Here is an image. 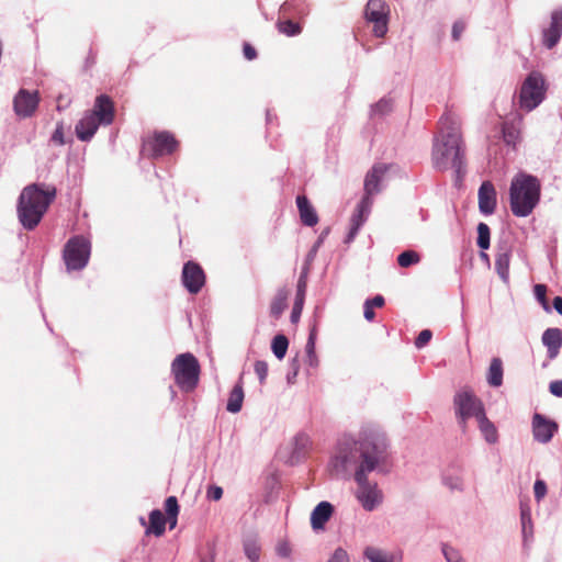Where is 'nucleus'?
I'll list each match as a JSON object with an SVG mask.
<instances>
[{"mask_svg": "<svg viewBox=\"0 0 562 562\" xmlns=\"http://www.w3.org/2000/svg\"><path fill=\"white\" fill-rule=\"evenodd\" d=\"M386 434L376 426H366L358 436L344 435L338 440L329 459L333 475L344 480L353 479L358 485L356 498L367 512L374 510L383 499L375 483H370L371 472H384L390 465L391 450Z\"/></svg>", "mask_w": 562, "mask_h": 562, "instance_id": "obj_1", "label": "nucleus"}, {"mask_svg": "<svg viewBox=\"0 0 562 562\" xmlns=\"http://www.w3.org/2000/svg\"><path fill=\"white\" fill-rule=\"evenodd\" d=\"M465 145L460 121L451 114L439 121V132L432 149V161L437 169L454 168L460 172L464 165Z\"/></svg>", "mask_w": 562, "mask_h": 562, "instance_id": "obj_2", "label": "nucleus"}, {"mask_svg": "<svg viewBox=\"0 0 562 562\" xmlns=\"http://www.w3.org/2000/svg\"><path fill=\"white\" fill-rule=\"evenodd\" d=\"M56 193L54 186L45 183H33L22 190L16 211L24 228L32 231L40 224Z\"/></svg>", "mask_w": 562, "mask_h": 562, "instance_id": "obj_3", "label": "nucleus"}, {"mask_svg": "<svg viewBox=\"0 0 562 562\" xmlns=\"http://www.w3.org/2000/svg\"><path fill=\"white\" fill-rule=\"evenodd\" d=\"M539 180L527 173L516 175L509 188V203L514 215L525 217L532 213L540 199Z\"/></svg>", "mask_w": 562, "mask_h": 562, "instance_id": "obj_4", "label": "nucleus"}, {"mask_svg": "<svg viewBox=\"0 0 562 562\" xmlns=\"http://www.w3.org/2000/svg\"><path fill=\"white\" fill-rule=\"evenodd\" d=\"M452 404L457 423L462 432H467L469 419H477L485 413L483 402L469 387L458 390L453 395Z\"/></svg>", "mask_w": 562, "mask_h": 562, "instance_id": "obj_5", "label": "nucleus"}, {"mask_svg": "<svg viewBox=\"0 0 562 562\" xmlns=\"http://www.w3.org/2000/svg\"><path fill=\"white\" fill-rule=\"evenodd\" d=\"M171 372L181 391L191 392L196 387L200 378V364L193 353H179L171 363Z\"/></svg>", "mask_w": 562, "mask_h": 562, "instance_id": "obj_6", "label": "nucleus"}, {"mask_svg": "<svg viewBox=\"0 0 562 562\" xmlns=\"http://www.w3.org/2000/svg\"><path fill=\"white\" fill-rule=\"evenodd\" d=\"M546 80L542 74L531 71L524 80L519 91V108L530 112L536 109L546 97Z\"/></svg>", "mask_w": 562, "mask_h": 562, "instance_id": "obj_7", "label": "nucleus"}, {"mask_svg": "<svg viewBox=\"0 0 562 562\" xmlns=\"http://www.w3.org/2000/svg\"><path fill=\"white\" fill-rule=\"evenodd\" d=\"M63 257L68 270H81L89 261L90 243L82 236L70 238L65 245Z\"/></svg>", "mask_w": 562, "mask_h": 562, "instance_id": "obj_8", "label": "nucleus"}, {"mask_svg": "<svg viewBox=\"0 0 562 562\" xmlns=\"http://www.w3.org/2000/svg\"><path fill=\"white\" fill-rule=\"evenodd\" d=\"M366 19L373 23V33L383 37L387 32L389 4L384 0H369L366 7Z\"/></svg>", "mask_w": 562, "mask_h": 562, "instance_id": "obj_9", "label": "nucleus"}, {"mask_svg": "<svg viewBox=\"0 0 562 562\" xmlns=\"http://www.w3.org/2000/svg\"><path fill=\"white\" fill-rule=\"evenodd\" d=\"M40 103V95L37 91H29L21 89L13 100V109L19 117H31Z\"/></svg>", "mask_w": 562, "mask_h": 562, "instance_id": "obj_10", "label": "nucleus"}, {"mask_svg": "<svg viewBox=\"0 0 562 562\" xmlns=\"http://www.w3.org/2000/svg\"><path fill=\"white\" fill-rule=\"evenodd\" d=\"M182 282L191 294L199 293L205 284L204 270L194 261L186 262L182 269Z\"/></svg>", "mask_w": 562, "mask_h": 562, "instance_id": "obj_11", "label": "nucleus"}, {"mask_svg": "<svg viewBox=\"0 0 562 562\" xmlns=\"http://www.w3.org/2000/svg\"><path fill=\"white\" fill-rule=\"evenodd\" d=\"M558 431V424L546 416L536 413L532 416L533 439L540 443H548Z\"/></svg>", "mask_w": 562, "mask_h": 562, "instance_id": "obj_12", "label": "nucleus"}, {"mask_svg": "<svg viewBox=\"0 0 562 562\" xmlns=\"http://www.w3.org/2000/svg\"><path fill=\"white\" fill-rule=\"evenodd\" d=\"M147 145L150 146L153 156H165L170 155L173 151L177 150L179 143L173 136V134L162 131V132H156L151 138L147 143Z\"/></svg>", "mask_w": 562, "mask_h": 562, "instance_id": "obj_13", "label": "nucleus"}, {"mask_svg": "<svg viewBox=\"0 0 562 562\" xmlns=\"http://www.w3.org/2000/svg\"><path fill=\"white\" fill-rule=\"evenodd\" d=\"M387 171V166L384 164H375L364 178V195L362 199H368V203L372 205V195L380 192V183L382 178Z\"/></svg>", "mask_w": 562, "mask_h": 562, "instance_id": "obj_14", "label": "nucleus"}, {"mask_svg": "<svg viewBox=\"0 0 562 562\" xmlns=\"http://www.w3.org/2000/svg\"><path fill=\"white\" fill-rule=\"evenodd\" d=\"M90 113L95 115L102 125H110L113 123L115 117L114 102L106 94L98 95Z\"/></svg>", "mask_w": 562, "mask_h": 562, "instance_id": "obj_15", "label": "nucleus"}, {"mask_svg": "<svg viewBox=\"0 0 562 562\" xmlns=\"http://www.w3.org/2000/svg\"><path fill=\"white\" fill-rule=\"evenodd\" d=\"M562 35V9L554 10L551 14V23L548 29L543 31L542 42L543 45L551 49L560 41Z\"/></svg>", "mask_w": 562, "mask_h": 562, "instance_id": "obj_16", "label": "nucleus"}, {"mask_svg": "<svg viewBox=\"0 0 562 562\" xmlns=\"http://www.w3.org/2000/svg\"><path fill=\"white\" fill-rule=\"evenodd\" d=\"M479 209L485 215L493 214L496 209V190L491 181H484L477 193Z\"/></svg>", "mask_w": 562, "mask_h": 562, "instance_id": "obj_17", "label": "nucleus"}, {"mask_svg": "<svg viewBox=\"0 0 562 562\" xmlns=\"http://www.w3.org/2000/svg\"><path fill=\"white\" fill-rule=\"evenodd\" d=\"M370 209L371 204L368 203V199H361L360 203L357 205L353 214L351 215L350 231L347 236L346 243H350L356 237L359 228L366 222Z\"/></svg>", "mask_w": 562, "mask_h": 562, "instance_id": "obj_18", "label": "nucleus"}, {"mask_svg": "<svg viewBox=\"0 0 562 562\" xmlns=\"http://www.w3.org/2000/svg\"><path fill=\"white\" fill-rule=\"evenodd\" d=\"M100 125L102 124L98 121V117L88 112L77 123L76 135L80 140L88 142L93 137Z\"/></svg>", "mask_w": 562, "mask_h": 562, "instance_id": "obj_19", "label": "nucleus"}, {"mask_svg": "<svg viewBox=\"0 0 562 562\" xmlns=\"http://www.w3.org/2000/svg\"><path fill=\"white\" fill-rule=\"evenodd\" d=\"M312 439L306 432H297L293 438V450L290 457V463L301 462L312 448Z\"/></svg>", "mask_w": 562, "mask_h": 562, "instance_id": "obj_20", "label": "nucleus"}, {"mask_svg": "<svg viewBox=\"0 0 562 562\" xmlns=\"http://www.w3.org/2000/svg\"><path fill=\"white\" fill-rule=\"evenodd\" d=\"M301 363H308L310 367H317L318 358L317 353H295L291 359L290 369L286 372V381L289 384H293L299 374Z\"/></svg>", "mask_w": 562, "mask_h": 562, "instance_id": "obj_21", "label": "nucleus"}, {"mask_svg": "<svg viewBox=\"0 0 562 562\" xmlns=\"http://www.w3.org/2000/svg\"><path fill=\"white\" fill-rule=\"evenodd\" d=\"M334 513V506L326 501L317 504L311 514V525L314 530L324 529L325 524Z\"/></svg>", "mask_w": 562, "mask_h": 562, "instance_id": "obj_22", "label": "nucleus"}, {"mask_svg": "<svg viewBox=\"0 0 562 562\" xmlns=\"http://www.w3.org/2000/svg\"><path fill=\"white\" fill-rule=\"evenodd\" d=\"M243 550L250 562L260 560L261 544L257 532H248L243 536Z\"/></svg>", "mask_w": 562, "mask_h": 562, "instance_id": "obj_23", "label": "nucleus"}, {"mask_svg": "<svg viewBox=\"0 0 562 562\" xmlns=\"http://www.w3.org/2000/svg\"><path fill=\"white\" fill-rule=\"evenodd\" d=\"M296 205L300 212L301 221L306 226H315L318 223L316 211L305 195L296 196Z\"/></svg>", "mask_w": 562, "mask_h": 562, "instance_id": "obj_24", "label": "nucleus"}, {"mask_svg": "<svg viewBox=\"0 0 562 562\" xmlns=\"http://www.w3.org/2000/svg\"><path fill=\"white\" fill-rule=\"evenodd\" d=\"M244 397L245 394L243 389V381L240 378L229 393L226 404L227 412L233 414L239 413L243 407Z\"/></svg>", "mask_w": 562, "mask_h": 562, "instance_id": "obj_25", "label": "nucleus"}, {"mask_svg": "<svg viewBox=\"0 0 562 562\" xmlns=\"http://www.w3.org/2000/svg\"><path fill=\"white\" fill-rule=\"evenodd\" d=\"M479 429L484 437L485 441L494 445L498 441V432L495 425L487 418L486 412L476 419Z\"/></svg>", "mask_w": 562, "mask_h": 562, "instance_id": "obj_26", "label": "nucleus"}, {"mask_svg": "<svg viewBox=\"0 0 562 562\" xmlns=\"http://www.w3.org/2000/svg\"><path fill=\"white\" fill-rule=\"evenodd\" d=\"M166 530V518L161 510L154 509L149 514V527L146 529V533H154L156 537H160Z\"/></svg>", "mask_w": 562, "mask_h": 562, "instance_id": "obj_27", "label": "nucleus"}, {"mask_svg": "<svg viewBox=\"0 0 562 562\" xmlns=\"http://www.w3.org/2000/svg\"><path fill=\"white\" fill-rule=\"evenodd\" d=\"M487 382L494 387L501 386L503 383V362L497 357H494L490 363Z\"/></svg>", "mask_w": 562, "mask_h": 562, "instance_id": "obj_28", "label": "nucleus"}, {"mask_svg": "<svg viewBox=\"0 0 562 562\" xmlns=\"http://www.w3.org/2000/svg\"><path fill=\"white\" fill-rule=\"evenodd\" d=\"M542 342L549 351H558L562 346V330L548 328L542 335Z\"/></svg>", "mask_w": 562, "mask_h": 562, "instance_id": "obj_29", "label": "nucleus"}, {"mask_svg": "<svg viewBox=\"0 0 562 562\" xmlns=\"http://www.w3.org/2000/svg\"><path fill=\"white\" fill-rule=\"evenodd\" d=\"M521 533L524 546L530 543L533 539V525L531 514L528 508L520 509Z\"/></svg>", "mask_w": 562, "mask_h": 562, "instance_id": "obj_30", "label": "nucleus"}, {"mask_svg": "<svg viewBox=\"0 0 562 562\" xmlns=\"http://www.w3.org/2000/svg\"><path fill=\"white\" fill-rule=\"evenodd\" d=\"M288 295H289V292L284 289H281L278 291V293L276 294V296L273 297V300L270 304V314L272 317H274V318L280 317V315L286 308Z\"/></svg>", "mask_w": 562, "mask_h": 562, "instance_id": "obj_31", "label": "nucleus"}, {"mask_svg": "<svg viewBox=\"0 0 562 562\" xmlns=\"http://www.w3.org/2000/svg\"><path fill=\"white\" fill-rule=\"evenodd\" d=\"M442 483L451 491H462L464 484L461 470L457 469L453 473H443Z\"/></svg>", "mask_w": 562, "mask_h": 562, "instance_id": "obj_32", "label": "nucleus"}, {"mask_svg": "<svg viewBox=\"0 0 562 562\" xmlns=\"http://www.w3.org/2000/svg\"><path fill=\"white\" fill-rule=\"evenodd\" d=\"M363 555L370 562H394V557L387 554L381 549L368 547L364 549Z\"/></svg>", "mask_w": 562, "mask_h": 562, "instance_id": "obj_33", "label": "nucleus"}, {"mask_svg": "<svg viewBox=\"0 0 562 562\" xmlns=\"http://www.w3.org/2000/svg\"><path fill=\"white\" fill-rule=\"evenodd\" d=\"M277 27L280 33L286 36H294L301 33L302 27L299 23L291 20L279 21Z\"/></svg>", "mask_w": 562, "mask_h": 562, "instance_id": "obj_34", "label": "nucleus"}, {"mask_svg": "<svg viewBox=\"0 0 562 562\" xmlns=\"http://www.w3.org/2000/svg\"><path fill=\"white\" fill-rule=\"evenodd\" d=\"M420 261V256L414 250H406L398 255L397 263L402 268H408Z\"/></svg>", "mask_w": 562, "mask_h": 562, "instance_id": "obj_35", "label": "nucleus"}, {"mask_svg": "<svg viewBox=\"0 0 562 562\" xmlns=\"http://www.w3.org/2000/svg\"><path fill=\"white\" fill-rule=\"evenodd\" d=\"M502 132L504 142L507 145L515 146L519 139V131L513 124L504 123Z\"/></svg>", "mask_w": 562, "mask_h": 562, "instance_id": "obj_36", "label": "nucleus"}, {"mask_svg": "<svg viewBox=\"0 0 562 562\" xmlns=\"http://www.w3.org/2000/svg\"><path fill=\"white\" fill-rule=\"evenodd\" d=\"M441 552L446 562H465L460 551L447 543L441 544Z\"/></svg>", "mask_w": 562, "mask_h": 562, "instance_id": "obj_37", "label": "nucleus"}, {"mask_svg": "<svg viewBox=\"0 0 562 562\" xmlns=\"http://www.w3.org/2000/svg\"><path fill=\"white\" fill-rule=\"evenodd\" d=\"M490 227L485 223L477 225V246L481 249H487L490 247Z\"/></svg>", "mask_w": 562, "mask_h": 562, "instance_id": "obj_38", "label": "nucleus"}, {"mask_svg": "<svg viewBox=\"0 0 562 562\" xmlns=\"http://www.w3.org/2000/svg\"><path fill=\"white\" fill-rule=\"evenodd\" d=\"M547 285L544 284H536L533 286V293L538 302L541 304L542 308L546 312H551L550 305L547 300Z\"/></svg>", "mask_w": 562, "mask_h": 562, "instance_id": "obj_39", "label": "nucleus"}, {"mask_svg": "<svg viewBox=\"0 0 562 562\" xmlns=\"http://www.w3.org/2000/svg\"><path fill=\"white\" fill-rule=\"evenodd\" d=\"M496 269L503 279L507 278L509 268V255L499 254L495 261Z\"/></svg>", "mask_w": 562, "mask_h": 562, "instance_id": "obj_40", "label": "nucleus"}, {"mask_svg": "<svg viewBox=\"0 0 562 562\" xmlns=\"http://www.w3.org/2000/svg\"><path fill=\"white\" fill-rule=\"evenodd\" d=\"M289 347V340L284 335H277L271 344L272 351H286Z\"/></svg>", "mask_w": 562, "mask_h": 562, "instance_id": "obj_41", "label": "nucleus"}, {"mask_svg": "<svg viewBox=\"0 0 562 562\" xmlns=\"http://www.w3.org/2000/svg\"><path fill=\"white\" fill-rule=\"evenodd\" d=\"M165 510L167 516H178L179 505L176 496L167 497L165 502Z\"/></svg>", "mask_w": 562, "mask_h": 562, "instance_id": "obj_42", "label": "nucleus"}, {"mask_svg": "<svg viewBox=\"0 0 562 562\" xmlns=\"http://www.w3.org/2000/svg\"><path fill=\"white\" fill-rule=\"evenodd\" d=\"M432 338L430 329H423L415 339V347L418 349L424 348Z\"/></svg>", "mask_w": 562, "mask_h": 562, "instance_id": "obj_43", "label": "nucleus"}, {"mask_svg": "<svg viewBox=\"0 0 562 562\" xmlns=\"http://www.w3.org/2000/svg\"><path fill=\"white\" fill-rule=\"evenodd\" d=\"M547 484L542 480H537L533 484V493L537 502H540L547 494Z\"/></svg>", "mask_w": 562, "mask_h": 562, "instance_id": "obj_44", "label": "nucleus"}, {"mask_svg": "<svg viewBox=\"0 0 562 562\" xmlns=\"http://www.w3.org/2000/svg\"><path fill=\"white\" fill-rule=\"evenodd\" d=\"M327 562H350V560L345 549L337 548Z\"/></svg>", "mask_w": 562, "mask_h": 562, "instance_id": "obj_45", "label": "nucleus"}, {"mask_svg": "<svg viewBox=\"0 0 562 562\" xmlns=\"http://www.w3.org/2000/svg\"><path fill=\"white\" fill-rule=\"evenodd\" d=\"M255 372L258 375L260 383H263L268 374V364L265 361H256Z\"/></svg>", "mask_w": 562, "mask_h": 562, "instance_id": "obj_46", "label": "nucleus"}, {"mask_svg": "<svg viewBox=\"0 0 562 562\" xmlns=\"http://www.w3.org/2000/svg\"><path fill=\"white\" fill-rule=\"evenodd\" d=\"M223 496V488L217 485H212L206 491V497L211 501H220Z\"/></svg>", "mask_w": 562, "mask_h": 562, "instance_id": "obj_47", "label": "nucleus"}, {"mask_svg": "<svg viewBox=\"0 0 562 562\" xmlns=\"http://www.w3.org/2000/svg\"><path fill=\"white\" fill-rule=\"evenodd\" d=\"M465 30V23L463 21H457L452 26V38L454 41H459L461 38L462 33Z\"/></svg>", "mask_w": 562, "mask_h": 562, "instance_id": "obj_48", "label": "nucleus"}, {"mask_svg": "<svg viewBox=\"0 0 562 562\" xmlns=\"http://www.w3.org/2000/svg\"><path fill=\"white\" fill-rule=\"evenodd\" d=\"M303 308L302 299H296L291 313L292 323H296L301 316Z\"/></svg>", "mask_w": 562, "mask_h": 562, "instance_id": "obj_49", "label": "nucleus"}, {"mask_svg": "<svg viewBox=\"0 0 562 562\" xmlns=\"http://www.w3.org/2000/svg\"><path fill=\"white\" fill-rule=\"evenodd\" d=\"M392 108V103L390 100H380L373 108L375 112H379L381 114L387 113Z\"/></svg>", "mask_w": 562, "mask_h": 562, "instance_id": "obj_50", "label": "nucleus"}, {"mask_svg": "<svg viewBox=\"0 0 562 562\" xmlns=\"http://www.w3.org/2000/svg\"><path fill=\"white\" fill-rule=\"evenodd\" d=\"M276 551L281 558H289L291 555V548L288 542H280L277 546Z\"/></svg>", "mask_w": 562, "mask_h": 562, "instance_id": "obj_51", "label": "nucleus"}, {"mask_svg": "<svg viewBox=\"0 0 562 562\" xmlns=\"http://www.w3.org/2000/svg\"><path fill=\"white\" fill-rule=\"evenodd\" d=\"M243 53L246 59L254 60L257 58V50L249 43H244Z\"/></svg>", "mask_w": 562, "mask_h": 562, "instance_id": "obj_52", "label": "nucleus"}, {"mask_svg": "<svg viewBox=\"0 0 562 562\" xmlns=\"http://www.w3.org/2000/svg\"><path fill=\"white\" fill-rule=\"evenodd\" d=\"M551 394L558 397H562V380L552 381L549 385Z\"/></svg>", "mask_w": 562, "mask_h": 562, "instance_id": "obj_53", "label": "nucleus"}, {"mask_svg": "<svg viewBox=\"0 0 562 562\" xmlns=\"http://www.w3.org/2000/svg\"><path fill=\"white\" fill-rule=\"evenodd\" d=\"M52 139L59 144V145H64L65 144V140H64V130H63V125H58L53 134V137Z\"/></svg>", "mask_w": 562, "mask_h": 562, "instance_id": "obj_54", "label": "nucleus"}, {"mask_svg": "<svg viewBox=\"0 0 562 562\" xmlns=\"http://www.w3.org/2000/svg\"><path fill=\"white\" fill-rule=\"evenodd\" d=\"M384 297L382 295H375L371 300H367L366 303L370 306L374 307H382L384 305Z\"/></svg>", "mask_w": 562, "mask_h": 562, "instance_id": "obj_55", "label": "nucleus"}, {"mask_svg": "<svg viewBox=\"0 0 562 562\" xmlns=\"http://www.w3.org/2000/svg\"><path fill=\"white\" fill-rule=\"evenodd\" d=\"M363 310L366 319L369 322L373 321L375 316L374 308L364 302Z\"/></svg>", "mask_w": 562, "mask_h": 562, "instance_id": "obj_56", "label": "nucleus"}, {"mask_svg": "<svg viewBox=\"0 0 562 562\" xmlns=\"http://www.w3.org/2000/svg\"><path fill=\"white\" fill-rule=\"evenodd\" d=\"M305 288H306L305 280L303 278H300V280L297 282V295H296V299H302V301L304 300Z\"/></svg>", "mask_w": 562, "mask_h": 562, "instance_id": "obj_57", "label": "nucleus"}, {"mask_svg": "<svg viewBox=\"0 0 562 562\" xmlns=\"http://www.w3.org/2000/svg\"><path fill=\"white\" fill-rule=\"evenodd\" d=\"M315 333L311 331L308 340L305 346V351H314L315 349Z\"/></svg>", "mask_w": 562, "mask_h": 562, "instance_id": "obj_58", "label": "nucleus"}, {"mask_svg": "<svg viewBox=\"0 0 562 562\" xmlns=\"http://www.w3.org/2000/svg\"><path fill=\"white\" fill-rule=\"evenodd\" d=\"M553 307L554 310L560 314L562 315V297L561 296H555L553 299Z\"/></svg>", "mask_w": 562, "mask_h": 562, "instance_id": "obj_59", "label": "nucleus"}, {"mask_svg": "<svg viewBox=\"0 0 562 562\" xmlns=\"http://www.w3.org/2000/svg\"><path fill=\"white\" fill-rule=\"evenodd\" d=\"M168 519L170 521V529L175 528L177 525V516H168Z\"/></svg>", "mask_w": 562, "mask_h": 562, "instance_id": "obj_60", "label": "nucleus"}, {"mask_svg": "<svg viewBox=\"0 0 562 562\" xmlns=\"http://www.w3.org/2000/svg\"><path fill=\"white\" fill-rule=\"evenodd\" d=\"M274 355H276V357H277L279 360H282V359L286 356V353H274Z\"/></svg>", "mask_w": 562, "mask_h": 562, "instance_id": "obj_61", "label": "nucleus"}, {"mask_svg": "<svg viewBox=\"0 0 562 562\" xmlns=\"http://www.w3.org/2000/svg\"><path fill=\"white\" fill-rule=\"evenodd\" d=\"M201 562H213V558H211V559L203 558V559H201Z\"/></svg>", "mask_w": 562, "mask_h": 562, "instance_id": "obj_62", "label": "nucleus"}, {"mask_svg": "<svg viewBox=\"0 0 562 562\" xmlns=\"http://www.w3.org/2000/svg\"><path fill=\"white\" fill-rule=\"evenodd\" d=\"M558 353L555 352H552V353H549V359L552 360Z\"/></svg>", "mask_w": 562, "mask_h": 562, "instance_id": "obj_63", "label": "nucleus"}, {"mask_svg": "<svg viewBox=\"0 0 562 562\" xmlns=\"http://www.w3.org/2000/svg\"><path fill=\"white\" fill-rule=\"evenodd\" d=\"M140 522H142L143 525H145V519H144V518H140Z\"/></svg>", "mask_w": 562, "mask_h": 562, "instance_id": "obj_64", "label": "nucleus"}]
</instances>
